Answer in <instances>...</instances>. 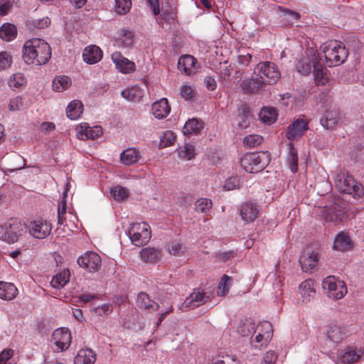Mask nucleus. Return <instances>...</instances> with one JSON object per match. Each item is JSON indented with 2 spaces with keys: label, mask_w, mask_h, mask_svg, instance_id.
<instances>
[{
  "label": "nucleus",
  "mask_w": 364,
  "mask_h": 364,
  "mask_svg": "<svg viewBox=\"0 0 364 364\" xmlns=\"http://www.w3.org/2000/svg\"><path fill=\"white\" fill-rule=\"evenodd\" d=\"M263 141V137L258 134H250L245 137L243 144L247 148H255Z\"/></svg>",
  "instance_id": "51"
},
{
  "label": "nucleus",
  "mask_w": 364,
  "mask_h": 364,
  "mask_svg": "<svg viewBox=\"0 0 364 364\" xmlns=\"http://www.w3.org/2000/svg\"><path fill=\"white\" fill-rule=\"evenodd\" d=\"M314 68V75L315 76V80L318 82L324 83L323 80H325L324 75H326L324 70L325 68L320 63L319 60L316 55H313V67Z\"/></svg>",
  "instance_id": "43"
},
{
  "label": "nucleus",
  "mask_w": 364,
  "mask_h": 364,
  "mask_svg": "<svg viewBox=\"0 0 364 364\" xmlns=\"http://www.w3.org/2000/svg\"><path fill=\"white\" fill-rule=\"evenodd\" d=\"M211 364H240L235 356L220 353L213 357Z\"/></svg>",
  "instance_id": "48"
},
{
  "label": "nucleus",
  "mask_w": 364,
  "mask_h": 364,
  "mask_svg": "<svg viewBox=\"0 0 364 364\" xmlns=\"http://www.w3.org/2000/svg\"><path fill=\"white\" fill-rule=\"evenodd\" d=\"M323 53L328 66H337L344 63L348 51L341 42L331 41L323 46Z\"/></svg>",
  "instance_id": "2"
},
{
  "label": "nucleus",
  "mask_w": 364,
  "mask_h": 364,
  "mask_svg": "<svg viewBox=\"0 0 364 364\" xmlns=\"http://www.w3.org/2000/svg\"><path fill=\"white\" fill-rule=\"evenodd\" d=\"M11 57L6 52L0 53V70H4L10 66Z\"/></svg>",
  "instance_id": "61"
},
{
  "label": "nucleus",
  "mask_w": 364,
  "mask_h": 364,
  "mask_svg": "<svg viewBox=\"0 0 364 364\" xmlns=\"http://www.w3.org/2000/svg\"><path fill=\"white\" fill-rule=\"evenodd\" d=\"M23 231V225L16 219H11L0 225V240L8 243H14L18 241Z\"/></svg>",
  "instance_id": "6"
},
{
  "label": "nucleus",
  "mask_w": 364,
  "mask_h": 364,
  "mask_svg": "<svg viewBox=\"0 0 364 364\" xmlns=\"http://www.w3.org/2000/svg\"><path fill=\"white\" fill-rule=\"evenodd\" d=\"M141 259L146 263L155 264L162 257V250L154 247H146L140 252Z\"/></svg>",
  "instance_id": "27"
},
{
  "label": "nucleus",
  "mask_w": 364,
  "mask_h": 364,
  "mask_svg": "<svg viewBox=\"0 0 364 364\" xmlns=\"http://www.w3.org/2000/svg\"><path fill=\"white\" fill-rule=\"evenodd\" d=\"M131 7V0H115V11L119 15L127 14Z\"/></svg>",
  "instance_id": "52"
},
{
  "label": "nucleus",
  "mask_w": 364,
  "mask_h": 364,
  "mask_svg": "<svg viewBox=\"0 0 364 364\" xmlns=\"http://www.w3.org/2000/svg\"><path fill=\"white\" fill-rule=\"evenodd\" d=\"M232 282V277L226 274L223 275L218 287V294L220 296H225L228 293Z\"/></svg>",
  "instance_id": "50"
},
{
  "label": "nucleus",
  "mask_w": 364,
  "mask_h": 364,
  "mask_svg": "<svg viewBox=\"0 0 364 364\" xmlns=\"http://www.w3.org/2000/svg\"><path fill=\"white\" fill-rule=\"evenodd\" d=\"M237 332L243 337H248L256 332L255 323L251 319H246L237 328Z\"/></svg>",
  "instance_id": "42"
},
{
  "label": "nucleus",
  "mask_w": 364,
  "mask_h": 364,
  "mask_svg": "<svg viewBox=\"0 0 364 364\" xmlns=\"http://www.w3.org/2000/svg\"><path fill=\"white\" fill-rule=\"evenodd\" d=\"M70 277V270L68 269H64L62 272L53 277L50 284L53 288L60 289L69 282Z\"/></svg>",
  "instance_id": "32"
},
{
  "label": "nucleus",
  "mask_w": 364,
  "mask_h": 364,
  "mask_svg": "<svg viewBox=\"0 0 364 364\" xmlns=\"http://www.w3.org/2000/svg\"><path fill=\"white\" fill-rule=\"evenodd\" d=\"M269 162L268 152L247 153L240 159V165L249 173H257L262 171Z\"/></svg>",
  "instance_id": "3"
},
{
  "label": "nucleus",
  "mask_w": 364,
  "mask_h": 364,
  "mask_svg": "<svg viewBox=\"0 0 364 364\" xmlns=\"http://www.w3.org/2000/svg\"><path fill=\"white\" fill-rule=\"evenodd\" d=\"M363 355V350L361 348L348 347L345 352L337 358L336 363V364H353L358 362Z\"/></svg>",
  "instance_id": "15"
},
{
  "label": "nucleus",
  "mask_w": 364,
  "mask_h": 364,
  "mask_svg": "<svg viewBox=\"0 0 364 364\" xmlns=\"http://www.w3.org/2000/svg\"><path fill=\"white\" fill-rule=\"evenodd\" d=\"M17 35L16 27L11 23H4L0 28V37L6 41L14 39Z\"/></svg>",
  "instance_id": "39"
},
{
  "label": "nucleus",
  "mask_w": 364,
  "mask_h": 364,
  "mask_svg": "<svg viewBox=\"0 0 364 364\" xmlns=\"http://www.w3.org/2000/svg\"><path fill=\"white\" fill-rule=\"evenodd\" d=\"M333 248L338 251H346L351 248V240L348 235L340 232L333 242Z\"/></svg>",
  "instance_id": "35"
},
{
  "label": "nucleus",
  "mask_w": 364,
  "mask_h": 364,
  "mask_svg": "<svg viewBox=\"0 0 364 364\" xmlns=\"http://www.w3.org/2000/svg\"><path fill=\"white\" fill-rule=\"evenodd\" d=\"M212 208V201L207 198H200L195 203V210L201 213H206Z\"/></svg>",
  "instance_id": "53"
},
{
  "label": "nucleus",
  "mask_w": 364,
  "mask_h": 364,
  "mask_svg": "<svg viewBox=\"0 0 364 364\" xmlns=\"http://www.w3.org/2000/svg\"><path fill=\"white\" fill-rule=\"evenodd\" d=\"M339 113L337 109L327 110L321 117V124L326 129H333L339 121Z\"/></svg>",
  "instance_id": "24"
},
{
  "label": "nucleus",
  "mask_w": 364,
  "mask_h": 364,
  "mask_svg": "<svg viewBox=\"0 0 364 364\" xmlns=\"http://www.w3.org/2000/svg\"><path fill=\"white\" fill-rule=\"evenodd\" d=\"M166 250L174 256H181L186 251V247L178 241H172L166 246Z\"/></svg>",
  "instance_id": "45"
},
{
  "label": "nucleus",
  "mask_w": 364,
  "mask_h": 364,
  "mask_svg": "<svg viewBox=\"0 0 364 364\" xmlns=\"http://www.w3.org/2000/svg\"><path fill=\"white\" fill-rule=\"evenodd\" d=\"M289 152L287 156L289 168L293 173L298 171V151L292 143L288 144Z\"/></svg>",
  "instance_id": "38"
},
{
  "label": "nucleus",
  "mask_w": 364,
  "mask_h": 364,
  "mask_svg": "<svg viewBox=\"0 0 364 364\" xmlns=\"http://www.w3.org/2000/svg\"><path fill=\"white\" fill-rule=\"evenodd\" d=\"M117 43L119 46L124 48H129L134 43V33L131 31L121 30L120 38L117 40Z\"/></svg>",
  "instance_id": "44"
},
{
  "label": "nucleus",
  "mask_w": 364,
  "mask_h": 364,
  "mask_svg": "<svg viewBox=\"0 0 364 364\" xmlns=\"http://www.w3.org/2000/svg\"><path fill=\"white\" fill-rule=\"evenodd\" d=\"M259 117L263 122L272 124L276 121L277 114L274 108L264 107L260 111Z\"/></svg>",
  "instance_id": "47"
},
{
  "label": "nucleus",
  "mask_w": 364,
  "mask_h": 364,
  "mask_svg": "<svg viewBox=\"0 0 364 364\" xmlns=\"http://www.w3.org/2000/svg\"><path fill=\"white\" fill-rule=\"evenodd\" d=\"M258 213L257 205L252 202H247L241 206L240 215L246 223L253 222L257 218Z\"/></svg>",
  "instance_id": "22"
},
{
  "label": "nucleus",
  "mask_w": 364,
  "mask_h": 364,
  "mask_svg": "<svg viewBox=\"0 0 364 364\" xmlns=\"http://www.w3.org/2000/svg\"><path fill=\"white\" fill-rule=\"evenodd\" d=\"M14 351L11 349H5L0 353V364H6V362L13 356Z\"/></svg>",
  "instance_id": "63"
},
{
  "label": "nucleus",
  "mask_w": 364,
  "mask_h": 364,
  "mask_svg": "<svg viewBox=\"0 0 364 364\" xmlns=\"http://www.w3.org/2000/svg\"><path fill=\"white\" fill-rule=\"evenodd\" d=\"M112 60L117 68L123 73H130L135 70L134 63L122 56L119 52L113 53Z\"/></svg>",
  "instance_id": "17"
},
{
  "label": "nucleus",
  "mask_w": 364,
  "mask_h": 364,
  "mask_svg": "<svg viewBox=\"0 0 364 364\" xmlns=\"http://www.w3.org/2000/svg\"><path fill=\"white\" fill-rule=\"evenodd\" d=\"M322 285L323 288L327 290L328 297L335 300L342 299L347 293V288L344 282L336 279L333 276L325 278Z\"/></svg>",
  "instance_id": "8"
},
{
  "label": "nucleus",
  "mask_w": 364,
  "mask_h": 364,
  "mask_svg": "<svg viewBox=\"0 0 364 364\" xmlns=\"http://www.w3.org/2000/svg\"><path fill=\"white\" fill-rule=\"evenodd\" d=\"M176 136L171 131H167L161 139L160 146L166 147L173 144Z\"/></svg>",
  "instance_id": "56"
},
{
  "label": "nucleus",
  "mask_w": 364,
  "mask_h": 364,
  "mask_svg": "<svg viewBox=\"0 0 364 364\" xmlns=\"http://www.w3.org/2000/svg\"><path fill=\"white\" fill-rule=\"evenodd\" d=\"M136 305L139 309L146 310L149 312L156 311L160 308L159 304L153 301L144 291L138 294Z\"/></svg>",
  "instance_id": "20"
},
{
  "label": "nucleus",
  "mask_w": 364,
  "mask_h": 364,
  "mask_svg": "<svg viewBox=\"0 0 364 364\" xmlns=\"http://www.w3.org/2000/svg\"><path fill=\"white\" fill-rule=\"evenodd\" d=\"M318 262V255L314 252H304L299 258V264L305 272H311L317 266Z\"/></svg>",
  "instance_id": "18"
},
{
  "label": "nucleus",
  "mask_w": 364,
  "mask_h": 364,
  "mask_svg": "<svg viewBox=\"0 0 364 364\" xmlns=\"http://www.w3.org/2000/svg\"><path fill=\"white\" fill-rule=\"evenodd\" d=\"M18 294V289L13 283L0 282V298L12 300Z\"/></svg>",
  "instance_id": "31"
},
{
  "label": "nucleus",
  "mask_w": 364,
  "mask_h": 364,
  "mask_svg": "<svg viewBox=\"0 0 364 364\" xmlns=\"http://www.w3.org/2000/svg\"><path fill=\"white\" fill-rule=\"evenodd\" d=\"M159 14L161 18L167 22L175 21L177 17L176 9L168 4L162 6Z\"/></svg>",
  "instance_id": "49"
},
{
  "label": "nucleus",
  "mask_w": 364,
  "mask_h": 364,
  "mask_svg": "<svg viewBox=\"0 0 364 364\" xmlns=\"http://www.w3.org/2000/svg\"><path fill=\"white\" fill-rule=\"evenodd\" d=\"M95 360V354L91 349H81L75 357L74 364H94Z\"/></svg>",
  "instance_id": "30"
},
{
  "label": "nucleus",
  "mask_w": 364,
  "mask_h": 364,
  "mask_svg": "<svg viewBox=\"0 0 364 364\" xmlns=\"http://www.w3.org/2000/svg\"><path fill=\"white\" fill-rule=\"evenodd\" d=\"M203 128V122L200 120L193 118L191 119H188L183 128V132L184 134H191L193 133H198L200 129Z\"/></svg>",
  "instance_id": "40"
},
{
  "label": "nucleus",
  "mask_w": 364,
  "mask_h": 364,
  "mask_svg": "<svg viewBox=\"0 0 364 364\" xmlns=\"http://www.w3.org/2000/svg\"><path fill=\"white\" fill-rule=\"evenodd\" d=\"M240 181L235 177H230L225 181L223 185V189L225 191H232L240 187Z\"/></svg>",
  "instance_id": "60"
},
{
  "label": "nucleus",
  "mask_w": 364,
  "mask_h": 364,
  "mask_svg": "<svg viewBox=\"0 0 364 364\" xmlns=\"http://www.w3.org/2000/svg\"><path fill=\"white\" fill-rule=\"evenodd\" d=\"M178 154L182 159L191 160L195 156V147L191 144H186Z\"/></svg>",
  "instance_id": "54"
},
{
  "label": "nucleus",
  "mask_w": 364,
  "mask_h": 364,
  "mask_svg": "<svg viewBox=\"0 0 364 364\" xmlns=\"http://www.w3.org/2000/svg\"><path fill=\"white\" fill-rule=\"evenodd\" d=\"M111 194L116 200H122L128 197V191L122 186H116L111 190Z\"/></svg>",
  "instance_id": "55"
},
{
  "label": "nucleus",
  "mask_w": 364,
  "mask_h": 364,
  "mask_svg": "<svg viewBox=\"0 0 364 364\" xmlns=\"http://www.w3.org/2000/svg\"><path fill=\"white\" fill-rule=\"evenodd\" d=\"M22 53V58L28 65H44L51 57V48L49 44L40 38H33L26 41Z\"/></svg>",
  "instance_id": "1"
},
{
  "label": "nucleus",
  "mask_w": 364,
  "mask_h": 364,
  "mask_svg": "<svg viewBox=\"0 0 364 364\" xmlns=\"http://www.w3.org/2000/svg\"><path fill=\"white\" fill-rule=\"evenodd\" d=\"M77 264L89 272H97L102 264L101 257L95 252H87L77 259Z\"/></svg>",
  "instance_id": "9"
},
{
  "label": "nucleus",
  "mask_w": 364,
  "mask_h": 364,
  "mask_svg": "<svg viewBox=\"0 0 364 364\" xmlns=\"http://www.w3.org/2000/svg\"><path fill=\"white\" fill-rule=\"evenodd\" d=\"M50 24V20L48 17H43L39 19H35L29 22L31 27H33L38 29H43L47 28Z\"/></svg>",
  "instance_id": "58"
},
{
  "label": "nucleus",
  "mask_w": 364,
  "mask_h": 364,
  "mask_svg": "<svg viewBox=\"0 0 364 364\" xmlns=\"http://www.w3.org/2000/svg\"><path fill=\"white\" fill-rule=\"evenodd\" d=\"M181 95L185 100H191L193 97V90L191 87L185 85L181 89Z\"/></svg>",
  "instance_id": "64"
},
{
  "label": "nucleus",
  "mask_w": 364,
  "mask_h": 364,
  "mask_svg": "<svg viewBox=\"0 0 364 364\" xmlns=\"http://www.w3.org/2000/svg\"><path fill=\"white\" fill-rule=\"evenodd\" d=\"M82 103L79 100H73L68 105L66 114L70 119H77L82 113Z\"/></svg>",
  "instance_id": "37"
},
{
  "label": "nucleus",
  "mask_w": 364,
  "mask_h": 364,
  "mask_svg": "<svg viewBox=\"0 0 364 364\" xmlns=\"http://www.w3.org/2000/svg\"><path fill=\"white\" fill-rule=\"evenodd\" d=\"M121 95L129 101L139 102L144 97V90L138 86H133L122 91Z\"/></svg>",
  "instance_id": "34"
},
{
  "label": "nucleus",
  "mask_w": 364,
  "mask_h": 364,
  "mask_svg": "<svg viewBox=\"0 0 364 364\" xmlns=\"http://www.w3.org/2000/svg\"><path fill=\"white\" fill-rule=\"evenodd\" d=\"M346 336V331L343 326L338 323H331L326 331L327 338L333 343H340Z\"/></svg>",
  "instance_id": "19"
},
{
  "label": "nucleus",
  "mask_w": 364,
  "mask_h": 364,
  "mask_svg": "<svg viewBox=\"0 0 364 364\" xmlns=\"http://www.w3.org/2000/svg\"><path fill=\"white\" fill-rule=\"evenodd\" d=\"M209 300L210 296L203 290L195 289L190 296L186 299L180 309L181 311H188L205 304Z\"/></svg>",
  "instance_id": "10"
},
{
  "label": "nucleus",
  "mask_w": 364,
  "mask_h": 364,
  "mask_svg": "<svg viewBox=\"0 0 364 364\" xmlns=\"http://www.w3.org/2000/svg\"><path fill=\"white\" fill-rule=\"evenodd\" d=\"M254 75L260 77L266 85L276 83L281 77L277 66L270 61L259 63L254 69Z\"/></svg>",
  "instance_id": "5"
},
{
  "label": "nucleus",
  "mask_w": 364,
  "mask_h": 364,
  "mask_svg": "<svg viewBox=\"0 0 364 364\" xmlns=\"http://www.w3.org/2000/svg\"><path fill=\"white\" fill-rule=\"evenodd\" d=\"M308 123L303 119L294 120L289 127V131L287 133V139L295 140L300 138L308 129Z\"/></svg>",
  "instance_id": "16"
},
{
  "label": "nucleus",
  "mask_w": 364,
  "mask_h": 364,
  "mask_svg": "<svg viewBox=\"0 0 364 364\" xmlns=\"http://www.w3.org/2000/svg\"><path fill=\"white\" fill-rule=\"evenodd\" d=\"M277 360V355L274 351H267L263 356L261 364H274Z\"/></svg>",
  "instance_id": "62"
},
{
  "label": "nucleus",
  "mask_w": 364,
  "mask_h": 364,
  "mask_svg": "<svg viewBox=\"0 0 364 364\" xmlns=\"http://www.w3.org/2000/svg\"><path fill=\"white\" fill-rule=\"evenodd\" d=\"M28 231L33 237L43 239L49 235L51 231V225L46 220L38 219L30 223Z\"/></svg>",
  "instance_id": "12"
},
{
  "label": "nucleus",
  "mask_w": 364,
  "mask_h": 364,
  "mask_svg": "<svg viewBox=\"0 0 364 364\" xmlns=\"http://www.w3.org/2000/svg\"><path fill=\"white\" fill-rule=\"evenodd\" d=\"M343 211L335 205L331 207L325 208L322 210V215L327 222L338 223L341 221Z\"/></svg>",
  "instance_id": "33"
},
{
  "label": "nucleus",
  "mask_w": 364,
  "mask_h": 364,
  "mask_svg": "<svg viewBox=\"0 0 364 364\" xmlns=\"http://www.w3.org/2000/svg\"><path fill=\"white\" fill-rule=\"evenodd\" d=\"M23 105L22 98L18 96L10 100L9 109L11 112L19 111L23 107Z\"/></svg>",
  "instance_id": "59"
},
{
  "label": "nucleus",
  "mask_w": 364,
  "mask_h": 364,
  "mask_svg": "<svg viewBox=\"0 0 364 364\" xmlns=\"http://www.w3.org/2000/svg\"><path fill=\"white\" fill-rule=\"evenodd\" d=\"M266 84L260 78V77L253 74L250 79L244 80L241 83L242 89L246 92L255 93L263 88Z\"/></svg>",
  "instance_id": "23"
},
{
  "label": "nucleus",
  "mask_w": 364,
  "mask_h": 364,
  "mask_svg": "<svg viewBox=\"0 0 364 364\" xmlns=\"http://www.w3.org/2000/svg\"><path fill=\"white\" fill-rule=\"evenodd\" d=\"M335 184L341 192L352 195L353 198H360L364 194L361 184L355 182L351 176L337 173Z\"/></svg>",
  "instance_id": "4"
},
{
  "label": "nucleus",
  "mask_w": 364,
  "mask_h": 364,
  "mask_svg": "<svg viewBox=\"0 0 364 364\" xmlns=\"http://www.w3.org/2000/svg\"><path fill=\"white\" fill-rule=\"evenodd\" d=\"M71 333L67 328H60L55 330L52 334L51 341L61 351L68 348L71 343Z\"/></svg>",
  "instance_id": "11"
},
{
  "label": "nucleus",
  "mask_w": 364,
  "mask_h": 364,
  "mask_svg": "<svg viewBox=\"0 0 364 364\" xmlns=\"http://www.w3.org/2000/svg\"><path fill=\"white\" fill-rule=\"evenodd\" d=\"M299 291L303 298V303L310 301L316 294L314 281L312 279H306L299 285Z\"/></svg>",
  "instance_id": "21"
},
{
  "label": "nucleus",
  "mask_w": 364,
  "mask_h": 364,
  "mask_svg": "<svg viewBox=\"0 0 364 364\" xmlns=\"http://www.w3.org/2000/svg\"><path fill=\"white\" fill-rule=\"evenodd\" d=\"M262 328L267 330L264 333L259 332L258 334L250 340L252 348L256 350H261L262 348L266 347L272 337V328L269 322H264Z\"/></svg>",
  "instance_id": "13"
},
{
  "label": "nucleus",
  "mask_w": 364,
  "mask_h": 364,
  "mask_svg": "<svg viewBox=\"0 0 364 364\" xmlns=\"http://www.w3.org/2000/svg\"><path fill=\"white\" fill-rule=\"evenodd\" d=\"M313 67V56L303 58L296 64V70L302 75L310 73Z\"/></svg>",
  "instance_id": "46"
},
{
  "label": "nucleus",
  "mask_w": 364,
  "mask_h": 364,
  "mask_svg": "<svg viewBox=\"0 0 364 364\" xmlns=\"http://www.w3.org/2000/svg\"><path fill=\"white\" fill-rule=\"evenodd\" d=\"M151 110L156 118L161 119L168 116L171 111V107L168 105L167 99L162 98L160 100L153 103L151 106Z\"/></svg>",
  "instance_id": "26"
},
{
  "label": "nucleus",
  "mask_w": 364,
  "mask_h": 364,
  "mask_svg": "<svg viewBox=\"0 0 364 364\" xmlns=\"http://www.w3.org/2000/svg\"><path fill=\"white\" fill-rule=\"evenodd\" d=\"M70 85V78L65 75L56 77L53 80V89L56 92H63L68 89Z\"/></svg>",
  "instance_id": "41"
},
{
  "label": "nucleus",
  "mask_w": 364,
  "mask_h": 364,
  "mask_svg": "<svg viewBox=\"0 0 364 364\" xmlns=\"http://www.w3.org/2000/svg\"><path fill=\"white\" fill-rule=\"evenodd\" d=\"M196 59L191 55H185L179 58L178 69L186 75H191L196 71Z\"/></svg>",
  "instance_id": "25"
},
{
  "label": "nucleus",
  "mask_w": 364,
  "mask_h": 364,
  "mask_svg": "<svg viewBox=\"0 0 364 364\" xmlns=\"http://www.w3.org/2000/svg\"><path fill=\"white\" fill-rule=\"evenodd\" d=\"M26 79L20 73L14 75L13 77L9 80V85L11 87L18 88L25 85Z\"/></svg>",
  "instance_id": "57"
},
{
  "label": "nucleus",
  "mask_w": 364,
  "mask_h": 364,
  "mask_svg": "<svg viewBox=\"0 0 364 364\" xmlns=\"http://www.w3.org/2000/svg\"><path fill=\"white\" fill-rule=\"evenodd\" d=\"M128 234L132 243L136 246L146 245L151 236L150 227L146 223H133Z\"/></svg>",
  "instance_id": "7"
},
{
  "label": "nucleus",
  "mask_w": 364,
  "mask_h": 364,
  "mask_svg": "<svg viewBox=\"0 0 364 364\" xmlns=\"http://www.w3.org/2000/svg\"><path fill=\"white\" fill-rule=\"evenodd\" d=\"M83 60L88 64H95L102 58V51L97 46H91L86 48L82 54Z\"/></svg>",
  "instance_id": "28"
},
{
  "label": "nucleus",
  "mask_w": 364,
  "mask_h": 364,
  "mask_svg": "<svg viewBox=\"0 0 364 364\" xmlns=\"http://www.w3.org/2000/svg\"><path fill=\"white\" fill-rule=\"evenodd\" d=\"M238 127L243 129L250 126L252 120L250 108L247 105H242L238 109Z\"/></svg>",
  "instance_id": "36"
},
{
  "label": "nucleus",
  "mask_w": 364,
  "mask_h": 364,
  "mask_svg": "<svg viewBox=\"0 0 364 364\" xmlns=\"http://www.w3.org/2000/svg\"><path fill=\"white\" fill-rule=\"evenodd\" d=\"M141 159L140 152L136 148H129L120 154L122 163L126 166H131L139 162Z\"/></svg>",
  "instance_id": "29"
},
{
  "label": "nucleus",
  "mask_w": 364,
  "mask_h": 364,
  "mask_svg": "<svg viewBox=\"0 0 364 364\" xmlns=\"http://www.w3.org/2000/svg\"><path fill=\"white\" fill-rule=\"evenodd\" d=\"M102 133L100 126L90 127L88 124L83 123L77 127V138L82 140L95 139L102 136Z\"/></svg>",
  "instance_id": "14"
}]
</instances>
